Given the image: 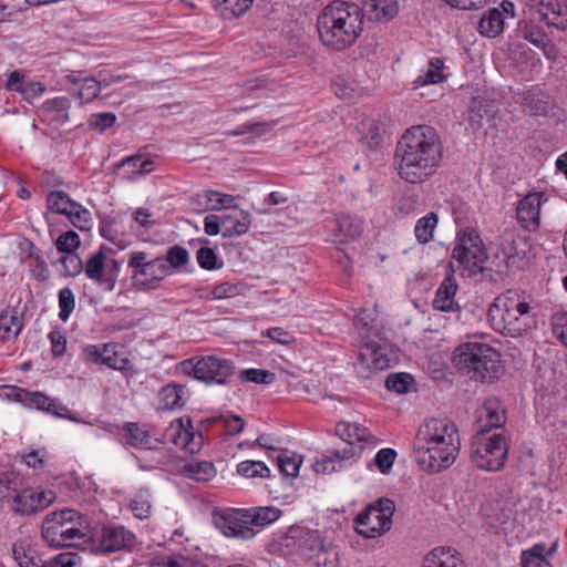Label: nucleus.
Masks as SVG:
<instances>
[{
	"mask_svg": "<svg viewBox=\"0 0 567 567\" xmlns=\"http://www.w3.org/2000/svg\"><path fill=\"white\" fill-rule=\"evenodd\" d=\"M441 161L442 143L431 126H411L398 141L394 167L406 183L421 184L427 181L436 173Z\"/></svg>",
	"mask_w": 567,
	"mask_h": 567,
	"instance_id": "nucleus-1",
	"label": "nucleus"
},
{
	"mask_svg": "<svg viewBox=\"0 0 567 567\" xmlns=\"http://www.w3.org/2000/svg\"><path fill=\"white\" fill-rule=\"evenodd\" d=\"M461 449L458 430L446 417L425 420L417 429L413 442V455L425 472L440 473L453 465Z\"/></svg>",
	"mask_w": 567,
	"mask_h": 567,
	"instance_id": "nucleus-2",
	"label": "nucleus"
},
{
	"mask_svg": "<svg viewBox=\"0 0 567 567\" xmlns=\"http://www.w3.org/2000/svg\"><path fill=\"white\" fill-rule=\"evenodd\" d=\"M455 369L475 381H494L503 373L501 354L487 343L470 341L457 346L452 357Z\"/></svg>",
	"mask_w": 567,
	"mask_h": 567,
	"instance_id": "nucleus-3",
	"label": "nucleus"
},
{
	"mask_svg": "<svg viewBox=\"0 0 567 567\" xmlns=\"http://www.w3.org/2000/svg\"><path fill=\"white\" fill-rule=\"evenodd\" d=\"M492 328L511 337H519L534 324L529 303L517 291L508 290L496 297L488 308Z\"/></svg>",
	"mask_w": 567,
	"mask_h": 567,
	"instance_id": "nucleus-4",
	"label": "nucleus"
},
{
	"mask_svg": "<svg viewBox=\"0 0 567 567\" xmlns=\"http://www.w3.org/2000/svg\"><path fill=\"white\" fill-rule=\"evenodd\" d=\"M351 4L336 0L327 6L317 19V29L322 43L341 51L354 42V21L351 20Z\"/></svg>",
	"mask_w": 567,
	"mask_h": 567,
	"instance_id": "nucleus-5",
	"label": "nucleus"
},
{
	"mask_svg": "<svg viewBox=\"0 0 567 567\" xmlns=\"http://www.w3.org/2000/svg\"><path fill=\"white\" fill-rule=\"evenodd\" d=\"M86 519L74 509L49 513L42 523V538L51 547L80 545L87 536Z\"/></svg>",
	"mask_w": 567,
	"mask_h": 567,
	"instance_id": "nucleus-6",
	"label": "nucleus"
},
{
	"mask_svg": "<svg viewBox=\"0 0 567 567\" xmlns=\"http://www.w3.org/2000/svg\"><path fill=\"white\" fill-rule=\"evenodd\" d=\"M487 254L484 243L476 229L465 227L456 234L452 250V264H456L462 276L476 277L483 275Z\"/></svg>",
	"mask_w": 567,
	"mask_h": 567,
	"instance_id": "nucleus-7",
	"label": "nucleus"
},
{
	"mask_svg": "<svg viewBox=\"0 0 567 567\" xmlns=\"http://www.w3.org/2000/svg\"><path fill=\"white\" fill-rule=\"evenodd\" d=\"M508 444L502 432L476 431L470 446L471 462L480 470L498 472L504 468Z\"/></svg>",
	"mask_w": 567,
	"mask_h": 567,
	"instance_id": "nucleus-8",
	"label": "nucleus"
},
{
	"mask_svg": "<svg viewBox=\"0 0 567 567\" xmlns=\"http://www.w3.org/2000/svg\"><path fill=\"white\" fill-rule=\"evenodd\" d=\"M181 371L194 379L212 385H223L234 374L235 365L229 359L217 355H203L186 359L179 363Z\"/></svg>",
	"mask_w": 567,
	"mask_h": 567,
	"instance_id": "nucleus-9",
	"label": "nucleus"
},
{
	"mask_svg": "<svg viewBox=\"0 0 567 567\" xmlns=\"http://www.w3.org/2000/svg\"><path fill=\"white\" fill-rule=\"evenodd\" d=\"M127 267L132 269V284L140 291L157 289L161 282L169 276V267L164 257L148 259L145 251H132Z\"/></svg>",
	"mask_w": 567,
	"mask_h": 567,
	"instance_id": "nucleus-10",
	"label": "nucleus"
},
{
	"mask_svg": "<svg viewBox=\"0 0 567 567\" xmlns=\"http://www.w3.org/2000/svg\"><path fill=\"white\" fill-rule=\"evenodd\" d=\"M395 505L390 498H379L369 504L357 515V534L364 538H377L384 535L392 526Z\"/></svg>",
	"mask_w": 567,
	"mask_h": 567,
	"instance_id": "nucleus-11",
	"label": "nucleus"
},
{
	"mask_svg": "<svg viewBox=\"0 0 567 567\" xmlns=\"http://www.w3.org/2000/svg\"><path fill=\"white\" fill-rule=\"evenodd\" d=\"M215 526L227 537L250 540L256 532L249 526L246 508H226L214 513Z\"/></svg>",
	"mask_w": 567,
	"mask_h": 567,
	"instance_id": "nucleus-12",
	"label": "nucleus"
},
{
	"mask_svg": "<svg viewBox=\"0 0 567 567\" xmlns=\"http://www.w3.org/2000/svg\"><path fill=\"white\" fill-rule=\"evenodd\" d=\"M11 394L14 396L16 401L28 408H35L54 416L79 422L75 415L58 399L51 398L42 392H31L13 386Z\"/></svg>",
	"mask_w": 567,
	"mask_h": 567,
	"instance_id": "nucleus-13",
	"label": "nucleus"
},
{
	"mask_svg": "<svg viewBox=\"0 0 567 567\" xmlns=\"http://www.w3.org/2000/svg\"><path fill=\"white\" fill-rule=\"evenodd\" d=\"M135 545V534L122 525L103 526L97 537V550L101 554L132 551Z\"/></svg>",
	"mask_w": 567,
	"mask_h": 567,
	"instance_id": "nucleus-14",
	"label": "nucleus"
},
{
	"mask_svg": "<svg viewBox=\"0 0 567 567\" xmlns=\"http://www.w3.org/2000/svg\"><path fill=\"white\" fill-rule=\"evenodd\" d=\"M528 6L548 27L567 29V0H528Z\"/></svg>",
	"mask_w": 567,
	"mask_h": 567,
	"instance_id": "nucleus-15",
	"label": "nucleus"
},
{
	"mask_svg": "<svg viewBox=\"0 0 567 567\" xmlns=\"http://www.w3.org/2000/svg\"><path fill=\"white\" fill-rule=\"evenodd\" d=\"M240 219H236L234 225H229L228 218L208 215L204 219V230L209 236H216L220 231L225 238L241 236L249 230L251 218L248 212L240 210Z\"/></svg>",
	"mask_w": 567,
	"mask_h": 567,
	"instance_id": "nucleus-16",
	"label": "nucleus"
},
{
	"mask_svg": "<svg viewBox=\"0 0 567 567\" xmlns=\"http://www.w3.org/2000/svg\"><path fill=\"white\" fill-rule=\"evenodd\" d=\"M400 0H361V20L372 23H388L398 17Z\"/></svg>",
	"mask_w": 567,
	"mask_h": 567,
	"instance_id": "nucleus-17",
	"label": "nucleus"
},
{
	"mask_svg": "<svg viewBox=\"0 0 567 567\" xmlns=\"http://www.w3.org/2000/svg\"><path fill=\"white\" fill-rule=\"evenodd\" d=\"M476 413V431H493V429L502 427L506 422L505 410L497 398H487Z\"/></svg>",
	"mask_w": 567,
	"mask_h": 567,
	"instance_id": "nucleus-18",
	"label": "nucleus"
},
{
	"mask_svg": "<svg viewBox=\"0 0 567 567\" xmlns=\"http://www.w3.org/2000/svg\"><path fill=\"white\" fill-rule=\"evenodd\" d=\"M85 275L99 285L103 290L111 291L115 287V276L112 270H106L105 255L102 250L90 256L83 264Z\"/></svg>",
	"mask_w": 567,
	"mask_h": 567,
	"instance_id": "nucleus-19",
	"label": "nucleus"
},
{
	"mask_svg": "<svg viewBox=\"0 0 567 567\" xmlns=\"http://www.w3.org/2000/svg\"><path fill=\"white\" fill-rule=\"evenodd\" d=\"M544 195L528 194L517 205L516 216L518 223L527 230H535L539 226L540 205Z\"/></svg>",
	"mask_w": 567,
	"mask_h": 567,
	"instance_id": "nucleus-20",
	"label": "nucleus"
},
{
	"mask_svg": "<svg viewBox=\"0 0 567 567\" xmlns=\"http://www.w3.org/2000/svg\"><path fill=\"white\" fill-rule=\"evenodd\" d=\"M360 361L369 370L382 371L391 367L392 355L386 346L367 342L360 349Z\"/></svg>",
	"mask_w": 567,
	"mask_h": 567,
	"instance_id": "nucleus-21",
	"label": "nucleus"
},
{
	"mask_svg": "<svg viewBox=\"0 0 567 567\" xmlns=\"http://www.w3.org/2000/svg\"><path fill=\"white\" fill-rule=\"evenodd\" d=\"M519 33L526 41L542 49L548 59L556 58V51L554 45L550 44V38L538 23L525 21L520 24Z\"/></svg>",
	"mask_w": 567,
	"mask_h": 567,
	"instance_id": "nucleus-22",
	"label": "nucleus"
},
{
	"mask_svg": "<svg viewBox=\"0 0 567 567\" xmlns=\"http://www.w3.org/2000/svg\"><path fill=\"white\" fill-rule=\"evenodd\" d=\"M422 567H465V564L455 548L439 546L425 555Z\"/></svg>",
	"mask_w": 567,
	"mask_h": 567,
	"instance_id": "nucleus-23",
	"label": "nucleus"
},
{
	"mask_svg": "<svg viewBox=\"0 0 567 567\" xmlns=\"http://www.w3.org/2000/svg\"><path fill=\"white\" fill-rule=\"evenodd\" d=\"M12 558L19 567H42L43 561L29 538L18 539L12 544Z\"/></svg>",
	"mask_w": 567,
	"mask_h": 567,
	"instance_id": "nucleus-24",
	"label": "nucleus"
},
{
	"mask_svg": "<svg viewBox=\"0 0 567 567\" xmlns=\"http://www.w3.org/2000/svg\"><path fill=\"white\" fill-rule=\"evenodd\" d=\"M352 456L351 449H337L332 455H322L312 466L316 473L328 474L344 468L347 463L350 466Z\"/></svg>",
	"mask_w": 567,
	"mask_h": 567,
	"instance_id": "nucleus-25",
	"label": "nucleus"
},
{
	"mask_svg": "<svg viewBox=\"0 0 567 567\" xmlns=\"http://www.w3.org/2000/svg\"><path fill=\"white\" fill-rule=\"evenodd\" d=\"M124 430L127 443L135 449L152 450L163 443L162 440L154 437L144 426L137 423L128 422Z\"/></svg>",
	"mask_w": 567,
	"mask_h": 567,
	"instance_id": "nucleus-26",
	"label": "nucleus"
},
{
	"mask_svg": "<svg viewBox=\"0 0 567 567\" xmlns=\"http://www.w3.org/2000/svg\"><path fill=\"white\" fill-rule=\"evenodd\" d=\"M458 286L453 276L444 278L440 285L435 298L433 300V307L441 311H455L458 306L454 299Z\"/></svg>",
	"mask_w": 567,
	"mask_h": 567,
	"instance_id": "nucleus-27",
	"label": "nucleus"
},
{
	"mask_svg": "<svg viewBox=\"0 0 567 567\" xmlns=\"http://www.w3.org/2000/svg\"><path fill=\"white\" fill-rule=\"evenodd\" d=\"M30 275L38 281L44 282L50 277L48 265L43 258L42 251L33 243H28L25 257L23 259Z\"/></svg>",
	"mask_w": 567,
	"mask_h": 567,
	"instance_id": "nucleus-28",
	"label": "nucleus"
},
{
	"mask_svg": "<svg viewBox=\"0 0 567 567\" xmlns=\"http://www.w3.org/2000/svg\"><path fill=\"white\" fill-rule=\"evenodd\" d=\"M71 107V102L66 96H56L50 100H47L42 104V113L43 115L51 122L56 125H62L69 121V110Z\"/></svg>",
	"mask_w": 567,
	"mask_h": 567,
	"instance_id": "nucleus-29",
	"label": "nucleus"
},
{
	"mask_svg": "<svg viewBox=\"0 0 567 567\" xmlns=\"http://www.w3.org/2000/svg\"><path fill=\"white\" fill-rule=\"evenodd\" d=\"M115 168H124L123 178L133 179L137 176L148 174L154 169L153 161L144 158L142 155H133L126 157L115 165Z\"/></svg>",
	"mask_w": 567,
	"mask_h": 567,
	"instance_id": "nucleus-30",
	"label": "nucleus"
},
{
	"mask_svg": "<svg viewBox=\"0 0 567 567\" xmlns=\"http://www.w3.org/2000/svg\"><path fill=\"white\" fill-rule=\"evenodd\" d=\"M188 425H190L189 419L184 421L183 417H179L173 421L165 431L163 443L169 441L176 446L187 449L194 437V434L187 427Z\"/></svg>",
	"mask_w": 567,
	"mask_h": 567,
	"instance_id": "nucleus-31",
	"label": "nucleus"
},
{
	"mask_svg": "<svg viewBox=\"0 0 567 567\" xmlns=\"http://www.w3.org/2000/svg\"><path fill=\"white\" fill-rule=\"evenodd\" d=\"M158 399L166 410L182 409L187 400V389L185 385L177 383L166 384L161 389Z\"/></svg>",
	"mask_w": 567,
	"mask_h": 567,
	"instance_id": "nucleus-32",
	"label": "nucleus"
},
{
	"mask_svg": "<svg viewBox=\"0 0 567 567\" xmlns=\"http://www.w3.org/2000/svg\"><path fill=\"white\" fill-rule=\"evenodd\" d=\"M324 546L319 530H301L298 536V550L306 559L312 560Z\"/></svg>",
	"mask_w": 567,
	"mask_h": 567,
	"instance_id": "nucleus-33",
	"label": "nucleus"
},
{
	"mask_svg": "<svg viewBox=\"0 0 567 567\" xmlns=\"http://www.w3.org/2000/svg\"><path fill=\"white\" fill-rule=\"evenodd\" d=\"M519 243L514 238V236L505 235L501 241V250L504 256V260L506 262L507 268H520L525 264V251L519 249Z\"/></svg>",
	"mask_w": 567,
	"mask_h": 567,
	"instance_id": "nucleus-34",
	"label": "nucleus"
},
{
	"mask_svg": "<svg viewBox=\"0 0 567 567\" xmlns=\"http://www.w3.org/2000/svg\"><path fill=\"white\" fill-rule=\"evenodd\" d=\"M505 18L501 10L493 8L483 13L478 23V30L484 37L495 38L502 33Z\"/></svg>",
	"mask_w": 567,
	"mask_h": 567,
	"instance_id": "nucleus-35",
	"label": "nucleus"
},
{
	"mask_svg": "<svg viewBox=\"0 0 567 567\" xmlns=\"http://www.w3.org/2000/svg\"><path fill=\"white\" fill-rule=\"evenodd\" d=\"M520 103L523 111L529 115H546L548 112L547 96L537 87L525 92Z\"/></svg>",
	"mask_w": 567,
	"mask_h": 567,
	"instance_id": "nucleus-36",
	"label": "nucleus"
},
{
	"mask_svg": "<svg viewBox=\"0 0 567 567\" xmlns=\"http://www.w3.org/2000/svg\"><path fill=\"white\" fill-rule=\"evenodd\" d=\"M248 514L249 526L255 525L265 527L275 523L281 516L282 512L276 506H258L246 508Z\"/></svg>",
	"mask_w": 567,
	"mask_h": 567,
	"instance_id": "nucleus-37",
	"label": "nucleus"
},
{
	"mask_svg": "<svg viewBox=\"0 0 567 567\" xmlns=\"http://www.w3.org/2000/svg\"><path fill=\"white\" fill-rule=\"evenodd\" d=\"M252 2L254 0H214V7L224 19L231 20L248 11Z\"/></svg>",
	"mask_w": 567,
	"mask_h": 567,
	"instance_id": "nucleus-38",
	"label": "nucleus"
},
{
	"mask_svg": "<svg viewBox=\"0 0 567 567\" xmlns=\"http://www.w3.org/2000/svg\"><path fill=\"white\" fill-rule=\"evenodd\" d=\"M199 198L205 200V210H220V209H234L237 208L235 204V197L229 194H224L218 190H205L198 195Z\"/></svg>",
	"mask_w": 567,
	"mask_h": 567,
	"instance_id": "nucleus-39",
	"label": "nucleus"
},
{
	"mask_svg": "<svg viewBox=\"0 0 567 567\" xmlns=\"http://www.w3.org/2000/svg\"><path fill=\"white\" fill-rule=\"evenodd\" d=\"M152 494L150 488H140L130 502V509L134 517L138 519H146L152 514Z\"/></svg>",
	"mask_w": 567,
	"mask_h": 567,
	"instance_id": "nucleus-40",
	"label": "nucleus"
},
{
	"mask_svg": "<svg viewBox=\"0 0 567 567\" xmlns=\"http://www.w3.org/2000/svg\"><path fill=\"white\" fill-rule=\"evenodd\" d=\"M48 208L55 214L64 215L68 217L73 208L78 207V203L62 190H52L47 196Z\"/></svg>",
	"mask_w": 567,
	"mask_h": 567,
	"instance_id": "nucleus-41",
	"label": "nucleus"
},
{
	"mask_svg": "<svg viewBox=\"0 0 567 567\" xmlns=\"http://www.w3.org/2000/svg\"><path fill=\"white\" fill-rule=\"evenodd\" d=\"M13 512L21 515H31L41 511V505H38L34 498V491L22 489L18 491L11 503Z\"/></svg>",
	"mask_w": 567,
	"mask_h": 567,
	"instance_id": "nucleus-42",
	"label": "nucleus"
},
{
	"mask_svg": "<svg viewBox=\"0 0 567 567\" xmlns=\"http://www.w3.org/2000/svg\"><path fill=\"white\" fill-rule=\"evenodd\" d=\"M361 143L370 150L378 148L383 141V130L381 125L372 120L367 118L361 122Z\"/></svg>",
	"mask_w": 567,
	"mask_h": 567,
	"instance_id": "nucleus-43",
	"label": "nucleus"
},
{
	"mask_svg": "<svg viewBox=\"0 0 567 567\" xmlns=\"http://www.w3.org/2000/svg\"><path fill=\"white\" fill-rule=\"evenodd\" d=\"M443 68L444 63L441 59H431L427 64L426 71H424L414 80V86L419 87L427 84H437L442 82L444 80Z\"/></svg>",
	"mask_w": 567,
	"mask_h": 567,
	"instance_id": "nucleus-44",
	"label": "nucleus"
},
{
	"mask_svg": "<svg viewBox=\"0 0 567 567\" xmlns=\"http://www.w3.org/2000/svg\"><path fill=\"white\" fill-rule=\"evenodd\" d=\"M439 217L435 213L431 212L421 217L414 227V235L420 244H427L433 239L434 230L437 226Z\"/></svg>",
	"mask_w": 567,
	"mask_h": 567,
	"instance_id": "nucleus-45",
	"label": "nucleus"
},
{
	"mask_svg": "<svg viewBox=\"0 0 567 567\" xmlns=\"http://www.w3.org/2000/svg\"><path fill=\"white\" fill-rule=\"evenodd\" d=\"M184 472L187 477L198 482H208L216 476V468L208 461L188 463L185 465Z\"/></svg>",
	"mask_w": 567,
	"mask_h": 567,
	"instance_id": "nucleus-46",
	"label": "nucleus"
},
{
	"mask_svg": "<svg viewBox=\"0 0 567 567\" xmlns=\"http://www.w3.org/2000/svg\"><path fill=\"white\" fill-rule=\"evenodd\" d=\"M116 348L114 343H104L102 364L114 370L124 371L128 368L130 361L124 357L123 352L117 351Z\"/></svg>",
	"mask_w": 567,
	"mask_h": 567,
	"instance_id": "nucleus-47",
	"label": "nucleus"
},
{
	"mask_svg": "<svg viewBox=\"0 0 567 567\" xmlns=\"http://www.w3.org/2000/svg\"><path fill=\"white\" fill-rule=\"evenodd\" d=\"M546 547L543 544H536L530 549L522 553L523 567H551L545 557Z\"/></svg>",
	"mask_w": 567,
	"mask_h": 567,
	"instance_id": "nucleus-48",
	"label": "nucleus"
},
{
	"mask_svg": "<svg viewBox=\"0 0 567 567\" xmlns=\"http://www.w3.org/2000/svg\"><path fill=\"white\" fill-rule=\"evenodd\" d=\"M396 452L393 449L385 447L378 451L374 457L368 463V467L371 468L372 464L377 466L381 474H389L396 460Z\"/></svg>",
	"mask_w": 567,
	"mask_h": 567,
	"instance_id": "nucleus-49",
	"label": "nucleus"
},
{
	"mask_svg": "<svg viewBox=\"0 0 567 567\" xmlns=\"http://www.w3.org/2000/svg\"><path fill=\"white\" fill-rule=\"evenodd\" d=\"M118 81H121V76L113 78L111 81H107V82L105 80H103L101 82L93 78H85L83 80L82 87L78 93V96L83 102H91L92 100L97 97V95L100 94L101 89H102V83H105V85H109L112 82H118Z\"/></svg>",
	"mask_w": 567,
	"mask_h": 567,
	"instance_id": "nucleus-50",
	"label": "nucleus"
},
{
	"mask_svg": "<svg viewBox=\"0 0 567 567\" xmlns=\"http://www.w3.org/2000/svg\"><path fill=\"white\" fill-rule=\"evenodd\" d=\"M301 457L298 455H289L287 451L277 455V464L279 471L287 477H296L299 473Z\"/></svg>",
	"mask_w": 567,
	"mask_h": 567,
	"instance_id": "nucleus-51",
	"label": "nucleus"
},
{
	"mask_svg": "<svg viewBox=\"0 0 567 567\" xmlns=\"http://www.w3.org/2000/svg\"><path fill=\"white\" fill-rule=\"evenodd\" d=\"M237 473L245 477H268L270 470L261 461H243L237 465Z\"/></svg>",
	"mask_w": 567,
	"mask_h": 567,
	"instance_id": "nucleus-52",
	"label": "nucleus"
},
{
	"mask_svg": "<svg viewBox=\"0 0 567 567\" xmlns=\"http://www.w3.org/2000/svg\"><path fill=\"white\" fill-rule=\"evenodd\" d=\"M19 491V478L13 473L0 474V501L12 502Z\"/></svg>",
	"mask_w": 567,
	"mask_h": 567,
	"instance_id": "nucleus-53",
	"label": "nucleus"
},
{
	"mask_svg": "<svg viewBox=\"0 0 567 567\" xmlns=\"http://www.w3.org/2000/svg\"><path fill=\"white\" fill-rule=\"evenodd\" d=\"M59 318L66 322L75 308V296L71 288L64 287L59 291Z\"/></svg>",
	"mask_w": 567,
	"mask_h": 567,
	"instance_id": "nucleus-54",
	"label": "nucleus"
},
{
	"mask_svg": "<svg viewBox=\"0 0 567 567\" xmlns=\"http://www.w3.org/2000/svg\"><path fill=\"white\" fill-rule=\"evenodd\" d=\"M164 260L169 267L171 275L172 269H179L189 261V254L184 247L175 245L168 248Z\"/></svg>",
	"mask_w": 567,
	"mask_h": 567,
	"instance_id": "nucleus-55",
	"label": "nucleus"
},
{
	"mask_svg": "<svg viewBox=\"0 0 567 567\" xmlns=\"http://www.w3.org/2000/svg\"><path fill=\"white\" fill-rule=\"evenodd\" d=\"M244 382H254L257 384H270L275 381V373L262 369H244L239 373Z\"/></svg>",
	"mask_w": 567,
	"mask_h": 567,
	"instance_id": "nucleus-56",
	"label": "nucleus"
},
{
	"mask_svg": "<svg viewBox=\"0 0 567 567\" xmlns=\"http://www.w3.org/2000/svg\"><path fill=\"white\" fill-rule=\"evenodd\" d=\"M413 381L409 373H393L386 378L385 385L388 390L396 393H406L412 386Z\"/></svg>",
	"mask_w": 567,
	"mask_h": 567,
	"instance_id": "nucleus-57",
	"label": "nucleus"
},
{
	"mask_svg": "<svg viewBox=\"0 0 567 567\" xmlns=\"http://www.w3.org/2000/svg\"><path fill=\"white\" fill-rule=\"evenodd\" d=\"M159 567H206L202 561L185 555H171L161 558Z\"/></svg>",
	"mask_w": 567,
	"mask_h": 567,
	"instance_id": "nucleus-58",
	"label": "nucleus"
},
{
	"mask_svg": "<svg viewBox=\"0 0 567 567\" xmlns=\"http://www.w3.org/2000/svg\"><path fill=\"white\" fill-rule=\"evenodd\" d=\"M59 261L62 265L61 274L64 277H76L83 270L82 259L75 252L66 254Z\"/></svg>",
	"mask_w": 567,
	"mask_h": 567,
	"instance_id": "nucleus-59",
	"label": "nucleus"
},
{
	"mask_svg": "<svg viewBox=\"0 0 567 567\" xmlns=\"http://www.w3.org/2000/svg\"><path fill=\"white\" fill-rule=\"evenodd\" d=\"M71 224L80 230H90L92 227V216L89 209L78 203V207L68 215Z\"/></svg>",
	"mask_w": 567,
	"mask_h": 567,
	"instance_id": "nucleus-60",
	"label": "nucleus"
},
{
	"mask_svg": "<svg viewBox=\"0 0 567 567\" xmlns=\"http://www.w3.org/2000/svg\"><path fill=\"white\" fill-rule=\"evenodd\" d=\"M54 244H55V247L59 252L70 254V252H75V250L81 245V240H80V236L75 231L69 230V231L61 234L55 239Z\"/></svg>",
	"mask_w": 567,
	"mask_h": 567,
	"instance_id": "nucleus-61",
	"label": "nucleus"
},
{
	"mask_svg": "<svg viewBox=\"0 0 567 567\" xmlns=\"http://www.w3.org/2000/svg\"><path fill=\"white\" fill-rule=\"evenodd\" d=\"M241 287L230 282H220L205 297L208 300L234 298L240 295Z\"/></svg>",
	"mask_w": 567,
	"mask_h": 567,
	"instance_id": "nucleus-62",
	"label": "nucleus"
},
{
	"mask_svg": "<svg viewBox=\"0 0 567 567\" xmlns=\"http://www.w3.org/2000/svg\"><path fill=\"white\" fill-rule=\"evenodd\" d=\"M79 560L80 557L78 554L65 551L43 561L42 567H74L78 565Z\"/></svg>",
	"mask_w": 567,
	"mask_h": 567,
	"instance_id": "nucleus-63",
	"label": "nucleus"
},
{
	"mask_svg": "<svg viewBox=\"0 0 567 567\" xmlns=\"http://www.w3.org/2000/svg\"><path fill=\"white\" fill-rule=\"evenodd\" d=\"M553 333L567 347V312H556L551 319Z\"/></svg>",
	"mask_w": 567,
	"mask_h": 567,
	"instance_id": "nucleus-64",
	"label": "nucleus"
}]
</instances>
